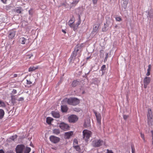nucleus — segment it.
<instances>
[{
    "label": "nucleus",
    "instance_id": "obj_1",
    "mask_svg": "<svg viewBox=\"0 0 153 153\" xmlns=\"http://www.w3.org/2000/svg\"><path fill=\"white\" fill-rule=\"evenodd\" d=\"M83 47V44L81 43L77 45L75 47L74 51L73 52V56L74 58L78 55L79 57L81 55V53Z\"/></svg>",
    "mask_w": 153,
    "mask_h": 153
},
{
    "label": "nucleus",
    "instance_id": "obj_2",
    "mask_svg": "<svg viewBox=\"0 0 153 153\" xmlns=\"http://www.w3.org/2000/svg\"><path fill=\"white\" fill-rule=\"evenodd\" d=\"M78 21L76 24L74 23V21L73 22L72 20H70L68 23V25L70 27L73 28L74 31H75L78 28L79 25L81 22L80 16L78 15Z\"/></svg>",
    "mask_w": 153,
    "mask_h": 153
},
{
    "label": "nucleus",
    "instance_id": "obj_3",
    "mask_svg": "<svg viewBox=\"0 0 153 153\" xmlns=\"http://www.w3.org/2000/svg\"><path fill=\"white\" fill-rule=\"evenodd\" d=\"M64 101L66 102L69 105H75L79 103V100L76 98H70L64 99Z\"/></svg>",
    "mask_w": 153,
    "mask_h": 153
},
{
    "label": "nucleus",
    "instance_id": "obj_4",
    "mask_svg": "<svg viewBox=\"0 0 153 153\" xmlns=\"http://www.w3.org/2000/svg\"><path fill=\"white\" fill-rule=\"evenodd\" d=\"M83 138L85 140H88L89 139L92 135L91 131L87 129L84 130L82 132Z\"/></svg>",
    "mask_w": 153,
    "mask_h": 153
},
{
    "label": "nucleus",
    "instance_id": "obj_5",
    "mask_svg": "<svg viewBox=\"0 0 153 153\" xmlns=\"http://www.w3.org/2000/svg\"><path fill=\"white\" fill-rule=\"evenodd\" d=\"M103 143V141L100 139L96 140H93L92 145L94 147H98L101 146Z\"/></svg>",
    "mask_w": 153,
    "mask_h": 153
},
{
    "label": "nucleus",
    "instance_id": "obj_6",
    "mask_svg": "<svg viewBox=\"0 0 153 153\" xmlns=\"http://www.w3.org/2000/svg\"><path fill=\"white\" fill-rule=\"evenodd\" d=\"M25 149V146L22 144L18 145L16 148V153H23Z\"/></svg>",
    "mask_w": 153,
    "mask_h": 153
},
{
    "label": "nucleus",
    "instance_id": "obj_7",
    "mask_svg": "<svg viewBox=\"0 0 153 153\" xmlns=\"http://www.w3.org/2000/svg\"><path fill=\"white\" fill-rule=\"evenodd\" d=\"M59 126L61 129L65 131L68 130L69 128V126L63 122L59 123Z\"/></svg>",
    "mask_w": 153,
    "mask_h": 153
},
{
    "label": "nucleus",
    "instance_id": "obj_8",
    "mask_svg": "<svg viewBox=\"0 0 153 153\" xmlns=\"http://www.w3.org/2000/svg\"><path fill=\"white\" fill-rule=\"evenodd\" d=\"M68 120L70 123H75L78 119V117L75 115H71L68 117Z\"/></svg>",
    "mask_w": 153,
    "mask_h": 153
},
{
    "label": "nucleus",
    "instance_id": "obj_9",
    "mask_svg": "<svg viewBox=\"0 0 153 153\" xmlns=\"http://www.w3.org/2000/svg\"><path fill=\"white\" fill-rule=\"evenodd\" d=\"M151 81V78L149 77L146 76L143 80L144 83V87L146 88L147 85L150 83Z\"/></svg>",
    "mask_w": 153,
    "mask_h": 153
},
{
    "label": "nucleus",
    "instance_id": "obj_10",
    "mask_svg": "<svg viewBox=\"0 0 153 153\" xmlns=\"http://www.w3.org/2000/svg\"><path fill=\"white\" fill-rule=\"evenodd\" d=\"M49 139L51 142L54 143H58L60 140L59 138L53 135L50 137Z\"/></svg>",
    "mask_w": 153,
    "mask_h": 153
},
{
    "label": "nucleus",
    "instance_id": "obj_11",
    "mask_svg": "<svg viewBox=\"0 0 153 153\" xmlns=\"http://www.w3.org/2000/svg\"><path fill=\"white\" fill-rule=\"evenodd\" d=\"M147 116L148 119V123H149L150 122L151 123L153 116L152 111L151 109L149 108L148 109Z\"/></svg>",
    "mask_w": 153,
    "mask_h": 153
},
{
    "label": "nucleus",
    "instance_id": "obj_12",
    "mask_svg": "<svg viewBox=\"0 0 153 153\" xmlns=\"http://www.w3.org/2000/svg\"><path fill=\"white\" fill-rule=\"evenodd\" d=\"M73 134V132L72 131H69L65 132L64 134L65 138L68 139L71 137Z\"/></svg>",
    "mask_w": 153,
    "mask_h": 153
},
{
    "label": "nucleus",
    "instance_id": "obj_13",
    "mask_svg": "<svg viewBox=\"0 0 153 153\" xmlns=\"http://www.w3.org/2000/svg\"><path fill=\"white\" fill-rule=\"evenodd\" d=\"M51 114L52 116L55 118H59L60 117V114L57 111H52L51 112Z\"/></svg>",
    "mask_w": 153,
    "mask_h": 153
},
{
    "label": "nucleus",
    "instance_id": "obj_14",
    "mask_svg": "<svg viewBox=\"0 0 153 153\" xmlns=\"http://www.w3.org/2000/svg\"><path fill=\"white\" fill-rule=\"evenodd\" d=\"M16 35V32L13 31H10L9 32V33L8 35V37L9 39H13Z\"/></svg>",
    "mask_w": 153,
    "mask_h": 153
},
{
    "label": "nucleus",
    "instance_id": "obj_15",
    "mask_svg": "<svg viewBox=\"0 0 153 153\" xmlns=\"http://www.w3.org/2000/svg\"><path fill=\"white\" fill-rule=\"evenodd\" d=\"M95 114L98 123L100 125L101 121V116L100 114H97L96 113H95Z\"/></svg>",
    "mask_w": 153,
    "mask_h": 153
},
{
    "label": "nucleus",
    "instance_id": "obj_16",
    "mask_svg": "<svg viewBox=\"0 0 153 153\" xmlns=\"http://www.w3.org/2000/svg\"><path fill=\"white\" fill-rule=\"evenodd\" d=\"M100 25V24L98 22H97V24H96V25H95L94 26L93 32H96L98 29Z\"/></svg>",
    "mask_w": 153,
    "mask_h": 153
},
{
    "label": "nucleus",
    "instance_id": "obj_17",
    "mask_svg": "<svg viewBox=\"0 0 153 153\" xmlns=\"http://www.w3.org/2000/svg\"><path fill=\"white\" fill-rule=\"evenodd\" d=\"M61 109L63 112H66L68 110V108L67 105H63L61 106Z\"/></svg>",
    "mask_w": 153,
    "mask_h": 153
},
{
    "label": "nucleus",
    "instance_id": "obj_18",
    "mask_svg": "<svg viewBox=\"0 0 153 153\" xmlns=\"http://www.w3.org/2000/svg\"><path fill=\"white\" fill-rule=\"evenodd\" d=\"M80 84V82L79 81L77 80H74L73 81L72 83V85L73 87H75Z\"/></svg>",
    "mask_w": 153,
    "mask_h": 153
},
{
    "label": "nucleus",
    "instance_id": "obj_19",
    "mask_svg": "<svg viewBox=\"0 0 153 153\" xmlns=\"http://www.w3.org/2000/svg\"><path fill=\"white\" fill-rule=\"evenodd\" d=\"M26 41L27 39L24 37H21L19 40L20 42L22 44H25Z\"/></svg>",
    "mask_w": 153,
    "mask_h": 153
},
{
    "label": "nucleus",
    "instance_id": "obj_20",
    "mask_svg": "<svg viewBox=\"0 0 153 153\" xmlns=\"http://www.w3.org/2000/svg\"><path fill=\"white\" fill-rule=\"evenodd\" d=\"M53 120V119L51 117H48L46 118V123L50 125L51 124V122Z\"/></svg>",
    "mask_w": 153,
    "mask_h": 153
},
{
    "label": "nucleus",
    "instance_id": "obj_21",
    "mask_svg": "<svg viewBox=\"0 0 153 153\" xmlns=\"http://www.w3.org/2000/svg\"><path fill=\"white\" fill-rule=\"evenodd\" d=\"M5 114L4 110L1 109H0V119H2L4 117Z\"/></svg>",
    "mask_w": 153,
    "mask_h": 153
},
{
    "label": "nucleus",
    "instance_id": "obj_22",
    "mask_svg": "<svg viewBox=\"0 0 153 153\" xmlns=\"http://www.w3.org/2000/svg\"><path fill=\"white\" fill-rule=\"evenodd\" d=\"M38 68V66H37L36 67H30L29 69H28V71L29 72H31L33 71L36 70Z\"/></svg>",
    "mask_w": 153,
    "mask_h": 153
},
{
    "label": "nucleus",
    "instance_id": "obj_23",
    "mask_svg": "<svg viewBox=\"0 0 153 153\" xmlns=\"http://www.w3.org/2000/svg\"><path fill=\"white\" fill-rule=\"evenodd\" d=\"M148 68L147 70V73L146 74L147 76H149L150 75V72L151 69V65H149L148 66Z\"/></svg>",
    "mask_w": 153,
    "mask_h": 153
},
{
    "label": "nucleus",
    "instance_id": "obj_24",
    "mask_svg": "<svg viewBox=\"0 0 153 153\" xmlns=\"http://www.w3.org/2000/svg\"><path fill=\"white\" fill-rule=\"evenodd\" d=\"M14 11L18 13H21L22 11V8L20 7H17L16 9L14 10Z\"/></svg>",
    "mask_w": 153,
    "mask_h": 153
},
{
    "label": "nucleus",
    "instance_id": "obj_25",
    "mask_svg": "<svg viewBox=\"0 0 153 153\" xmlns=\"http://www.w3.org/2000/svg\"><path fill=\"white\" fill-rule=\"evenodd\" d=\"M53 133L56 135H58L60 133V131L59 129H55L53 130Z\"/></svg>",
    "mask_w": 153,
    "mask_h": 153
},
{
    "label": "nucleus",
    "instance_id": "obj_26",
    "mask_svg": "<svg viewBox=\"0 0 153 153\" xmlns=\"http://www.w3.org/2000/svg\"><path fill=\"white\" fill-rule=\"evenodd\" d=\"M0 107H5L6 106L5 103L2 101L0 100Z\"/></svg>",
    "mask_w": 153,
    "mask_h": 153
},
{
    "label": "nucleus",
    "instance_id": "obj_27",
    "mask_svg": "<svg viewBox=\"0 0 153 153\" xmlns=\"http://www.w3.org/2000/svg\"><path fill=\"white\" fill-rule=\"evenodd\" d=\"M108 26L105 24H104V27L102 29V31L103 32H105L107 30V27Z\"/></svg>",
    "mask_w": 153,
    "mask_h": 153
},
{
    "label": "nucleus",
    "instance_id": "obj_28",
    "mask_svg": "<svg viewBox=\"0 0 153 153\" xmlns=\"http://www.w3.org/2000/svg\"><path fill=\"white\" fill-rule=\"evenodd\" d=\"M74 149H75L78 152H80L81 151V149L80 148V147L79 146H74Z\"/></svg>",
    "mask_w": 153,
    "mask_h": 153
},
{
    "label": "nucleus",
    "instance_id": "obj_29",
    "mask_svg": "<svg viewBox=\"0 0 153 153\" xmlns=\"http://www.w3.org/2000/svg\"><path fill=\"white\" fill-rule=\"evenodd\" d=\"M11 101L13 102H16V99L15 96H11Z\"/></svg>",
    "mask_w": 153,
    "mask_h": 153
},
{
    "label": "nucleus",
    "instance_id": "obj_30",
    "mask_svg": "<svg viewBox=\"0 0 153 153\" xmlns=\"http://www.w3.org/2000/svg\"><path fill=\"white\" fill-rule=\"evenodd\" d=\"M90 120H88L87 121V123H86V122L85 121L84 123V126L85 127H87V126H89V125L90 124Z\"/></svg>",
    "mask_w": 153,
    "mask_h": 153
},
{
    "label": "nucleus",
    "instance_id": "obj_31",
    "mask_svg": "<svg viewBox=\"0 0 153 153\" xmlns=\"http://www.w3.org/2000/svg\"><path fill=\"white\" fill-rule=\"evenodd\" d=\"M31 149L30 148H27L25 151L24 152V153H29Z\"/></svg>",
    "mask_w": 153,
    "mask_h": 153
},
{
    "label": "nucleus",
    "instance_id": "obj_32",
    "mask_svg": "<svg viewBox=\"0 0 153 153\" xmlns=\"http://www.w3.org/2000/svg\"><path fill=\"white\" fill-rule=\"evenodd\" d=\"M12 6L10 5H7L6 6L5 9L7 10H8L11 9Z\"/></svg>",
    "mask_w": 153,
    "mask_h": 153
},
{
    "label": "nucleus",
    "instance_id": "obj_33",
    "mask_svg": "<svg viewBox=\"0 0 153 153\" xmlns=\"http://www.w3.org/2000/svg\"><path fill=\"white\" fill-rule=\"evenodd\" d=\"M115 19L118 22H120L122 20V19L120 17H116Z\"/></svg>",
    "mask_w": 153,
    "mask_h": 153
},
{
    "label": "nucleus",
    "instance_id": "obj_34",
    "mask_svg": "<svg viewBox=\"0 0 153 153\" xmlns=\"http://www.w3.org/2000/svg\"><path fill=\"white\" fill-rule=\"evenodd\" d=\"M106 68V66L105 65H103L101 67V70L102 71L105 70Z\"/></svg>",
    "mask_w": 153,
    "mask_h": 153
},
{
    "label": "nucleus",
    "instance_id": "obj_35",
    "mask_svg": "<svg viewBox=\"0 0 153 153\" xmlns=\"http://www.w3.org/2000/svg\"><path fill=\"white\" fill-rule=\"evenodd\" d=\"M33 56V54H29V55H27V59H30L31 57H32Z\"/></svg>",
    "mask_w": 153,
    "mask_h": 153
},
{
    "label": "nucleus",
    "instance_id": "obj_36",
    "mask_svg": "<svg viewBox=\"0 0 153 153\" xmlns=\"http://www.w3.org/2000/svg\"><path fill=\"white\" fill-rule=\"evenodd\" d=\"M140 136L141 137V138L143 139V140L144 141H145V138L144 134L141 133H140Z\"/></svg>",
    "mask_w": 153,
    "mask_h": 153
},
{
    "label": "nucleus",
    "instance_id": "obj_37",
    "mask_svg": "<svg viewBox=\"0 0 153 153\" xmlns=\"http://www.w3.org/2000/svg\"><path fill=\"white\" fill-rule=\"evenodd\" d=\"M132 150V153H135V149L134 146H132L131 147Z\"/></svg>",
    "mask_w": 153,
    "mask_h": 153
},
{
    "label": "nucleus",
    "instance_id": "obj_38",
    "mask_svg": "<svg viewBox=\"0 0 153 153\" xmlns=\"http://www.w3.org/2000/svg\"><path fill=\"white\" fill-rule=\"evenodd\" d=\"M76 2L73 1L71 3V4L73 6H75L78 3H76Z\"/></svg>",
    "mask_w": 153,
    "mask_h": 153
},
{
    "label": "nucleus",
    "instance_id": "obj_39",
    "mask_svg": "<svg viewBox=\"0 0 153 153\" xmlns=\"http://www.w3.org/2000/svg\"><path fill=\"white\" fill-rule=\"evenodd\" d=\"M108 53H107L106 54V56L105 57V58L104 59V62H105V61H106L107 60V59L108 58Z\"/></svg>",
    "mask_w": 153,
    "mask_h": 153
},
{
    "label": "nucleus",
    "instance_id": "obj_40",
    "mask_svg": "<svg viewBox=\"0 0 153 153\" xmlns=\"http://www.w3.org/2000/svg\"><path fill=\"white\" fill-rule=\"evenodd\" d=\"M128 115H124L123 116V118L125 120H126L128 117Z\"/></svg>",
    "mask_w": 153,
    "mask_h": 153
},
{
    "label": "nucleus",
    "instance_id": "obj_41",
    "mask_svg": "<svg viewBox=\"0 0 153 153\" xmlns=\"http://www.w3.org/2000/svg\"><path fill=\"white\" fill-rule=\"evenodd\" d=\"M107 153H114L111 150H109L108 149L107 150Z\"/></svg>",
    "mask_w": 153,
    "mask_h": 153
},
{
    "label": "nucleus",
    "instance_id": "obj_42",
    "mask_svg": "<svg viewBox=\"0 0 153 153\" xmlns=\"http://www.w3.org/2000/svg\"><path fill=\"white\" fill-rule=\"evenodd\" d=\"M24 100V99L23 97H21L19 98L18 99V101H23Z\"/></svg>",
    "mask_w": 153,
    "mask_h": 153
},
{
    "label": "nucleus",
    "instance_id": "obj_43",
    "mask_svg": "<svg viewBox=\"0 0 153 153\" xmlns=\"http://www.w3.org/2000/svg\"><path fill=\"white\" fill-rule=\"evenodd\" d=\"M12 93L13 94H15L17 93V91L15 89H13L12 91Z\"/></svg>",
    "mask_w": 153,
    "mask_h": 153
},
{
    "label": "nucleus",
    "instance_id": "obj_44",
    "mask_svg": "<svg viewBox=\"0 0 153 153\" xmlns=\"http://www.w3.org/2000/svg\"><path fill=\"white\" fill-rule=\"evenodd\" d=\"M98 0H92V2L94 4H96Z\"/></svg>",
    "mask_w": 153,
    "mask_h": 153
},
{
    "label": "nucleus",
    "instance_id": "obj_45",
    "mask_svg": "<svg viewBox=\"0 0 153 153\" xmlns=\"http://www.w3.org/2000/svg\"><path fill=\"white\" fill-rule=\"evenodd\" d=\"M27 84L30 85L32 83L30 81H29V80H27Z\"/></svg>",
    "mask_w": 153,
    "mask_h": 153
},
{
    "label": "nucleus",
    "instance_id": "obj_46",
    "mask_svg": "<svg viewBox=\"0 0 153 153\" xmlns=\"http://www.w3.org/2000/svg\"><path fill=\"white\" fill-rule=\"evenodd\" d=\"M7 0H1L2 2L4 4H6Z\"/></svg>",
    "mask_w": 153,
    "mask_h": 153
},
{
    "label": "nucleus",
    "instance_id": "obj_47",
    "mask_svg": "<svg viewBox=\"0 0 153 153\" xmlns=\"http://www.w3.org/2000/svg\"><path fill=\"white\" fill-rule=\"evenodd\" d=\"M13 77H17V74H13Z\"/></svg>",
    "mask_w": 153,
    "mask_h": 153
},
{
    "label": "nucleus",
    "instance_id": "obj_48",
    "mask_svg": "<svg viewBox=\"0 0 153 153\" xmlns=\"http://www.w3.org/2000/svg\"><path fill=\"white\" fill-rule=\"evenodd\" d=\"M80 1V0H74V1H76V3H78L79 2V1Z\"/></svg>",
    "mask_w": 153,
    "mask_h": 153
},
{
    "label": "nucleus",
    "instance_id": "obj_49",
    "mask_svg": "<svg viewBox=\"0 0 153 153\" xmlns=\"http://www.w3.org/2000/svg\"><path fill=\"white\" fill-rule=\"evenodd\" d=\"M0 153H4V152L2 150H0Z\"/></svg>",
    "mask_w": 153,
    "mask_h": 153
},
{
    "label": "nucleus",
    "instance_id": "obj_50",
    "mask_svg": "<svg viewBox=\"0 0 153 153\" xmlns=\"http://www.w3.org/2000/svg\"><path fill=\"white\" fill-rule=\"evenodd\" d=\"M151 132L152 135V139H153V130Z\"/></svg>",
    "mask_w": 153,
    "mask_h": 153
},
{
    "label": "nucleus",
    "instance_id": "obj_51",
    "mask_svg": "<svg viewBox=\"0 0 153 153\" xmlns=\"http://www.w3.org/2000/svg\"><path fill=\"white\" fill-rule=\"evenodd\" d=\"M62 31L65 33H66V31L64 30H62Z\"/></svg>",
    "mask_w": 153,
    "mask_h": 153
},
{
    "label": "nucleus",
    "instance_id": "obj_52",
    "mask_svg": "<svg viewBox=\"0 0 153 153\" xmlns=\"http://www.w3.org/2000/svg\"><path fill=\"white\" fill-rule=\"evenodd\" d=\"M17 136L16 135H15L14 136H13V137H14V138H16L17 137Z\"/></svg>",
    "mask_w": 153,
    "mask_h": 153
},
{
    "label": "nucleus",
    "instance_id": "obj_53",
    "mask_svg": "<svg viewBox=\"0 0 153 153\" xmlns=\"http://www.w3.org/2000/svg\"><path fill=\"white\" fill-rule=\"evenodd\" d=\"M7 153H12V152L11 151H8Z\"/></svg>",
    "mask_w": 153,
    "mask_h": 153
},
{
    "label": "nucleus",
    "instance_id": "obj_54",
    "mask_svg": "<svg viewBox=\"0 0 153 153\" xmlns=\"http://www.w3.org/2000/svg\"><path fill=\"white\" fill-rule=\"evenodd\" d=\"M62 5H63L64 6H66V4L65 3H63L62 4Z\"/></svg>",
    "mask_w": 153,
    "mask_h": 153
},
{
    "label": "nucleus",
    "instance_id": "obj_55",
    "mask_svg": "<svg viewBox=\"0 0 153 153\" xmlns=\"http://www.w3.org/2000/svg\"><path fill=\"white\" fill-rule=\"evenodd\" d=\"M118 27V26L117 25H116L115 26H114V28H116L117 27Z\"/></svg>",
    "mask_w": 153,
    "mask_h": 153
},
{
    "label": "nucleus",
    "instance_id": "obj_56",
    "mask_svg": "<svg viewBox=\"0 0 153 153\" xmlns=\"http://www.w3.org/2000/svg\"><path fill=\"white\" fill-rule=\"evenodd\" d=\"M152 144H153V139H152Z\"/></svg>",
    "mask_w": 153,
    "mask_h": 153
},
{
    "label": "nucleus",
    "instance_id": "obj_57",
    "mask_svg": "<svg viewBox=\"0 0 153 153\" xmlns=\"http://www.w3.org/2000/svg\"><path fill=\"white\" fill-rule=\"evenodd\" d=\"M29 14H30V10H29Z\"/></svg>",
    "mask_w": 153,
    "mask_h": 153
},
{
    "label": "nucleus",
    "instance_id": "obj_58",
    "mask_svg": "<svg viewBox=\"0 0 153 153\" xmlns=\"http://www.w3.org/2000/svg\"><path fill=\"white\" fill-rule=\"evenodd\" d=\"M76 143L77 144V143H78L77 141H76Z\"/></svg>",
    "mask_w": 153,
    "mask_h": 153
},
{
    "label": "nucleus",
    "instance_id": "obj_59",
    "mask_svg": "<svg viewBox=\"0 0 153 153\" xmlns=\"http://www.w3.org/2000/svg\"><path fill=\"white\" fill-rule=\"evenodd\" d=\"M33 153H34V152H33Z\"/></svg>",
    "mask_w": 153,
    "mask_h": 153
}]
</instances>
